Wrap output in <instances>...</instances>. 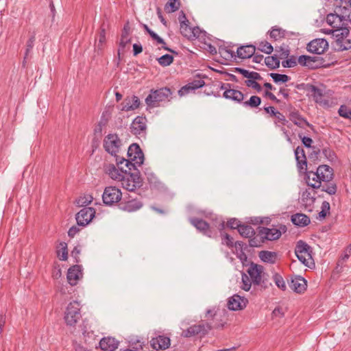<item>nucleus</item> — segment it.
<instances>
[{
  "label": "nucleus",
  "mask_w": 351,
  "mask_h": 351,
  "mask_svg": "<svg viewBox=\"0 0 351 351\" xmlns=\"http://www.w3.org/2000/svg\"><path fill=\"white\" fill-rule=\"evenodd\" d=\"M241 289L248 291L252 285L258 286L261 290H265L271 286V283L265 278L264 267L261 265L252 262L247 269V274L242 273Z\"/></svg>",
  "instance_id": "nucleus-1"
},
{
  "label": "nucleus",
  "mask_w": 351,
  "mask_h": 351,
  "mask_svg": "<svg viewBox=\"0 0 351 351\" xmlns=\"http://www.w3.org/2000/svg\"><path fill=\"white\" fill-rule=\"evenodd\" d=\"M333 178V169L327 165H319L315 171H306L304 176L307 185L315 189L321 187L322 182H330Z\"/></svg>",
  "instance_id": "nucleus-2"
},
{
  "label": "nucleus",
  "mask_w": 351,
  "mask_h": 351,
  "mask_svg": "<svg viewBox=\"0 0 351 351\" xmlns=\"http://www.w3.org/2000/svg\"><path fill=\"white\" fill-rule=\"evenodd\" d=\"M128 159L123 157H117V165L125 163V167L129 170H136V166H141L144 162V154L137 143H132L128 149Z\"/></svg>",
  "instance_id": "nucleus-3"
},
{
  "label": "nucleus",
  "mask_w": 351,
  "mask_h": 351,
  "mask_svg": "<svg viewBox=\"0 0 351 351\" xmlns=\"http://www.w3.org/2000/svg\"><path fill=\"white\" fill-rule=\"evenodd\" d=\"M332 33L333 42L332 45L337 51H343L351 49V37L348 27L330 30Z\"/></svg>",
  "instance_id": "nucleus-4"
},
{
  "label": "nucleus",
  "mask_w": 351,
  "mask_h": 351,
  "mask_svg": "<svg viewBox=\"0 0 351 351\" xmlns=\"http://www.w3.org/2000/svg\"><path fill=\"white\" fill-rule=\"evenodd\" d=\"M120 169L124 173L120 181L123 189L129 191H134L142 186L143 180L138 169L130 171L128 169H123V167H120Z\"/></svg>",
  "instance_id": "nucleus-5"
},
{
  "label": "nucleus",
  "mask_w": 351,
  "mask_h": 351,
  "mask_svg": "<svg viewBox=\"0 0 351 351\" xmlns=\"http://www.w3.org/2000/svg\"><path fill=\"white\" fill-rule=\"evenodd\" d=\"M312 248L305 241L300 240L297 242L295 254L298 259L305 266L311 268L315 265L312 257Z\"/></svg>",
  "instance_id": "nucleus-6"
},
{
  "label": "nucleus",
  "mask_w": 351,
  "mask_h": 351,
  "mask_svg": "<svg viewBox=\"0 0 351 351\" xmlns=\"http://www.w3.org/2000/svg\"><path fill=\"white\" fill-rule=\"evenodd\" d=\"M172 94L171 90L168 87L152 89L150 94L145 98V103L149 107H156L160 101H170Z\"/></svg>",
  "instance_id": "nucleus-7"
},
{
  "label": "nucleus",
  "mask_w": 351,
  "mask_h": 351,
  "mask_svg": "<svg viewBox=\"0 0 351 351\" xmlns=\"http://www.w3.org/2000/svg\"><path fill=\"white\" fill-rule=\"evenodd\" d=\"M81 307L77 301L71 302L66 306L64 319L66 324L70 326H74L81 319Z\"/></svg>",
  "instance_id": "nucleus-8"
},
{
  "label": "nucleus",
  "mask_w": 351,
  "mask_h": 351,
  "mask_svg": "<svg viewBox=\"0 0 351 351\" xmlns=\"http://www.w3.org/2000/svg\"><path fill=\"white\" fill-rule=\"evenodd\" d=\"M121 145V141L117 134H109L104 139L105 151L114 156L116 160L119 156L117 154L119 152Z\"/></svg>",
  "instance_id": "nucleus-9"
},
{
  "label": "nucleus",
  "mask_w": 351,
  "mask_h": 351,
  "mask_svg": "<svg viewBox=\"0 0 351 351\" xmlns=\"http://www.w3.org/2000/svg\"><path fill=\"white\" fill-rule=\"evenodd\" d=\"M206 317L208 320L211 319L212 322H207L206 324H210L212 329H223L226 324V316L225 313L219 315L217 314L215 309H208L206 313Z\"/></svg>",
  "instance_id": "nucleus-10"
},
{
  "label": "nucleus",
  "mask_w": 351,
  "mask_h": 351,
  "mask_svg": "<svg viewBox=\"0 0 351 351\" xmlns=\"http://www.w3.org/2000/svg\"><path fill=\"white\" fill-rule=\"evenodd\" d=\"M122 193L115 186H107L102 195V199L106 205H112L121 199Z\"/></svg>",
  "instance_id": "nucleus-11"
},
{
  "label": "nucleus",
  "mask_w": 351,
  "mask_h": 351,
  "mask_svg": "<svg viewBox=\"0 0 351 351\" xmlns=\"http://www.w3.org/2000/svg\"><path fill=\"white\" fill-rule=\"evenodd\" d=\"M211 326L210 324L203 322L197 325H193L187 329L184 330L182 332V336L184 337H192L195 335L204 336L206 335L210 330Z\"/></svg>",
  "instance_id": "nucleus-12"
},
{
  "label": "nucleus",
  "mask_w": 351,
  "mask_h": 351,
  "mask_svg": "<svg viewBox=\"0 0 351 351\" xmlns=\"http://www.w3.org/2000/svg\"><path fill=\"white\" fill-rule=\"evenodd\" d=\"M282 231H286L285 226H282L280 229L269 228L263 226L258 227V234L262 236V238H263L265 241H274L278 239L282 234Z\"/></svg>",
  "instance_id": "nucleus-13"
},
{
  "label": "nucleus",
  "mask_w": 351,
  "mask_h": 351,
  "mask_svg": "<svg viewBox=\"0 0 351 351\" xmlns=\"http://www.w3.org/2000/svg\"><path fill=\"white\" fill-rule=\"evenodd\" d=\"M95 215V210L92 207H84L75 215L77 223L80 226L88 225Z\"/></svg>",
  "instance_id": "nucleus-14"
},
{
  "label": "nucleus",
  "mask_w": 351,
  "mask_h": 351,
  "mask_svg": "<svg viewBox=\"0 0 351 351\" xmlns=\"http://www.w3.org/2000/svg\"><path fill=\"white\" fill-rule=\"evenodd\" d=\"M328 49V43L324 38H315L309 42L306 49L308 52L317 55L323 54Z\"/></svg>",
  "instance_id": "nucleus-15"
},
{
  "label": "nucleus",
  "mask_w": 351,
  "mask_h": 351,
  "mask_svg": "<svg viewBox=\"0 0 351 351\" xmlns=\"http://www.w3.org/2000/svg\"><path fill=\"white\" fill-rule=\"evenodd\" d=\"M190 223L204 235L213 238L215 237L213 229L210 228L209 223L202 219L197 217H191L189 219Z\"/></svg>",
  "instance_id": "nucleus-16"
},
{
  "label": "nucleus",
  "mask_w": 351,
  "mask_h": 351,
  "mask_svg": "<svg viewBox=\"0 0 351 351\" xmlns=\"http://www.w3.org/2000/svg\"><path fill=\"white\" fill-rule=\"evenodd\" d=\"M289 287L292 291L298 293H302L306 289L307 282L300 276H293L288 281Z\"/></svg>",
  "instance_id": "nucleus-17"
},
{
  "label": "nucleus",
  "mask_w": 351,
  "mask_h": 351,
  "mask_svg": "<svg viewBox=\"0 0 351 351\" xmlns=\"http://www.w3.org/2000/svg\"><path fill=\"white\" fill-rule=\"evenodd\" d=\"M248 303V300L244 297L238 294H234L228 299V308L231 311H238L245 308Z\"/></svg>",
  "instance_id": "nucleus-18"
},
{
  "label": "nucleus",
  "mask_w": 351,
  "mask_h": 351,
  "mask_svg": "<svg viewBox=\"0 0 351 351\" xmlns=\"http://www.w3.org/2000/svg\"><path fill=\"white\" fill-rule=\"evenodd\" d=\"M147 119L145 117L138 116L131 124V132L134 135L145 134L147 129Z\"/></svg>",
  "instance_id": "nucleus-19"
},
{
  "label": "nucleus",
  "mask_w": 351,
  "mask_h": 351,
  "mask_svg": "<svg viewBox=\"0 0 351 351\" xmlns=\"http://www.w3.org/2000/svg\"><path fill=\"white\" fill-rule=\"evenodd\" d=\"M294 154L298 171L306 174L309 170L307 169V160L304 149L298 146L295 149Z\"/></svg>",
  "instance_id": "nucleus-20"
},
{
  "label": "nucleus",
  "mask_w": 351,
  "mask_h": 351,
  "mask_svg": "<svg viewBox=\"0 0 351 351\" xmlns=\"http://www.w3.org/2000/svg\"><path fill=\"white\" fill-rule=\"evenodd\" d=\"M316 198L311 194V192L306 189L302 193L300 197V204L304 209L308 212L313 211Z\"/></svg>",
  "instance_id": "nucleus-21"
},
{
  "label": "nucleus",
  "mask_w": 351,
  "mask_h": 351,
  "mask_svg": "<svg viewBox=\"0 0 351 351\" xmlns=\"http://www.w3.org/2000/svg\"><path fill=\"white\" fill-rule=\"evenodd\" d=\"M82 266L75 265L71 267L68 269L66 278L68 282L71 286H75L77 284L78 280L82 277Z\"/></svg>",
  "instance_id": "nucleus-22"
},
{
  "label": "nucleus",
  "mask_w": 351,
  "mask_h": 351,
  "mask_svg": "<svg viewBox=\"0 0 351 351\" xmlns=\"http://www.w3.org/2000/svg\"><path fill=\"white\" fill-rule=\"evenodd\" d=\"M150 344L151 346L156 350H165L170 346L171 340L169 337L165 335H158L151 339Z\"/></svg>",
  "instance_id": "nucleus-23"
},
{
  "label": "nucleus",
  "mask_w": 351,
  "mask_h": 351,
  "mask_svg": "<svg viewBox=\"0 0 351 351\" xmlns=\"http://www.w3.org/2000/svg\"><path fill=\"white\" fill-rule=\"evenodd\" d=\"M142 206L143 203L134 198L128 199L127 201L124 199L119 204V207L121 210L129 213L136 211L139 210Z\"/></svg>",
  "instance_id": "nucleus-24"
},
{
  "label": "nucleus",
  "mask_w": 351,
  "mask_h": 351,
  "mask_svg": "<svg viewBox=\"0 0 351 351\" xmlns=\"http://www.w3.org/2000/svg\"><path fill=\"white\" fill-rule=\"evenodd\" d=\"M205 85L204 80L201 79L194 80L192 82L188 83L185 86H182L178 90V95L180 97L184 96L188 94L190 91L195 90L199 88L203 87Z\"/></svg>",
  "instance_id": "nucleus-25"
},
{
  "label": "nucleus",
  "mask_w": 351,
  "mask_h": 351,
  "mask_svg": "<svg viewBox=\"0 0 351 351\" xmlns=\"http://www.w3.org/2000/svg\"><path fill=\"white\" fill-rule=\"evenodd\" d=\"M119 342L114 337H103L99 341V347L103 351H114L118 348Z\"/></svg>",
  "instance_id": "nucleus-26"
},
{
  "label": "nucleus",
  "mask_w": 351,
  "mask_h": 351,
  "mask_svg": "<svg viewBox=\"0 0 351 351\" xmlns=\"http://www.w3.org/2000/svg\"><path fill=\"white\" fill-rule=\"evenodd\" d=\"M140 104V100L137 96L127 97L121 104V110L128 112L136 110L139 107Z\"/></svg>",
  "instance_id": "nucleus-27"
},
{
  "label": "nucleus",
  "mask_w": 351,
  "mask_h": 351,
  "mask_svg": "<svg viewBox=\"0 0 351 351\" xmlns=\"http://www.w3.org/2000/svg\"><path fill=\"white\" fill-rule=\"evenodd\" d=\"M143 27L145 29V31L150 36V37L156 40L158 44L162 45V48L165 50L169 51L173 54L178 55V53L175 50L168 47L166 46V43L163 38L160 37L156 33H155L153 30H152L146 24L143 25Z\"/></svg>",
  "instance_id": "nucleus-28"
},
{
  "label": "nucleus",
  "mask_w": 351,
  "mask_h": 351,
  "mask_svg": "<svg viewBox=\"0 0 351 351\" xmlns=\"http://www.w3.org/2000/svg\"><path fill=\"white\" fill-rule=\"evenodd\" d=\"M344 21L345 18L343 16L339 15L336 13H330L326 16L327 23L333 28H335V29L344 28L345 27H343Z\"/></svg>",
  "instance_id": "nucleus-29"
},
{
  "label": "nucleus",
  "mask_w": 351,
  "mask_h": 351,
  "mask_svg": "<svg viewBox=\"0 0 351 351\" xmlns=\"http://www.w3.org/2000/svg\"><path fill=\"white\" fill-rule=\"evenodd\" d=\"M256 51V47L253 45H243L238 47L237 55L239 58L247 59L251 58Z\"/></svg>",
  "instance_id": "nucleus-30"
},
{
  "label": "nucleus",
  "mask_w": 351,
  "mask_h": 351,
  "mask_svg": "<svg viewBox=\"0 0 351 351\" xmlns=\"http://www.w3.org/2000/svg\"><path fill=\"white\" fill-rule=\"evenodd\" d=\"M223 97L232 100L237 104H241L244 100V94L239 90H226L223 93Z\"/></svg>",
  "instance_id": "nucleus-31"
},
{
  "label": "nucleus",
  "mask_w": 351,
  "mask_h": 351,
  "mask_svg": "<svg viewBox=\"0 0 351 351\" xmlns=\"http://www.w3.org/2000/svg\"><path fill=\"white\" fill-rule=\"evenodd\" d=\"M117 167L118 168L113 164H109L106 167V172L112 179L121 181V178L124 176V173L120 169V167H123L121 165Z\"/></svg>",
  "instance_id": "nucleus-32"
},
{
  "label": "nucleus",
  "mask_w": 351,
  "mask_h": 351,
  "mask_svg": "<svg viewBox=\"0 0 351 351\" xmlns=\"http://www.w3.org/2000/svg\"><path fill=\"white\" fill-rule=\"evenodd\" d=\"M269 38L271 40L277 41L282 38H286L289 35V33L278 26H274L271 30L269 31Z\"/></svg>",
  "instance_id": "nucleus-33"
},
{
  "label": "nucleus",
  "mask_w": 351,
  "mask_h": 351,
  "mask_svg": "<svg viewBox=\"0 0 351 351\" xmlns=\"http://www.w3.org/2000/svg\"><path fill=\"white\" fill-rule=\"evenodd\" d=\"M291 220L294 225L300 227L306 226L311 222L310 218L302 213H296L293 215Z\"/></svg>",
  "instance_id": "nucleus-34"
},
{
  "label": "nucleus",
  "mask_w": 351,
  "mask_h": 351,
  "mask_svg": "<svg viewBox=\"0 0 351 351\" xmlns=\"http://www.w3.org/2000/svg\"><path fill=\"white\" fill-rule=\"evenodd\" d=\"M258 256L263 262L274 264L277 261L278 253L276 252L263 250L259 252Z\"/></svg>",
  "instance_id": "nucleus-35"
},
{
  "label": "nucleus",
  "mask_w": 351,
  "mask_h": 351,
  "mask_svg": "<svg viewBox=\"0 0 351 351\" xmlns=\"http://www.w3.org/2000/svg\"><path fill=\"white\" fill-rule=\"evenodd\" d=\"M130 31V27L129 25V22H127L122 29L121 40L119 43V49L123 50L126 47L127 44L131 42V39L129 38Z\"/></svg>",
  "instance_id": "nucleus-36"
},
{
  "label": "nucleus",
  "mask_w": 351,
  "mask_h": 351,
  "mask_svg": "<svg viewBox=\"0 0 351 351\" xmlns=\"http://www.w3.org/2000/svg\"><path fill=\"white\" fill-rule=\"evenodd\" d=\"M290 120L300 128H304V125L313 127L306 119L302 117L298 112H293L290 114Z\"/></svg>",
  "instance_id": "nucleus-37"
},
{
  "label": "nucleus",
  "mask_w": 351,
  "mask_h": 351,
  "mask_svg": "<svg viewBox=\"0 0 351 351\" xmlns=\"http://www.w3.org/2000/svg\"><path fill=\"white\" fill-rule=\"evenodd\" d=\"M308 91L316 103L322 104L324 96L322 90L314 85H308Z\"/></svg>",
  "instance_id": "nucleus-38"
},
{
  "label": "nucleus",
  "mask_w": 351,
  "mask_h": 351,
  "mask_svg": "<svg viewBox=\"0 0 351 351\" xmlns=\"http://www.w3.org/2000/svg\"><path fill=\"white\" fill-rule=\"evenodd\" d=\"M311 59L312 61L309 60L310 64L308 63V68L310 69H315L326 66V64H325V60L322 57L311 56Z\"/></svg>",
  "instance_id": "nucleus-39"
},
{
  "label": "nucleus",
  "mask_w": 351,
  "mask_h": 351,
  "mask_svg": "<svg viewBox=\"0 0 351 351\" xmlns=\"http://www.w3.org/2000/svg\"><path fill=\"white\" fill-rule=\"evenodd\" d=\"M238 232L242 237L246 238H251L255 235L254 230L249 225L241 224V226H239Z\"/></svg>",
  "instance_id": "nucleus-40"
},
{
  "label": "nucleus",
  "mask_w": 351,
  "mask_h": 351,
  "mask_svg": "<svg viewBox=\"0 0 351 351\" xmlns=\"http://www.w3.org/2000/svg\"><path fill=\"white\" fill-rule=\"evenodd\" d=\"M219 53L223 58L229 60L236 57L235 52L231 50L228 47L220 46L219 47Z\"/></svg>",
  "instance_id": "nucleus-41"
},
{
  "label": "nucleus",
  "mask_w": 351,
  "mask_h": 351,
  "mask_svg": "<svg viewBox=\"0 0 351 351\" xmlns=\"http://www.w3.org/2000/svg\"><path fill=\"white\" fill-rule=\"evenodd\" d=\"M265 64L271 69H276L280 66V60L276 55L267 56L265 58Z\"/></svg>",
  "instance_id": "nucleus-42"
},
{
  "label": "nucleus",
  "mask_w": 351,
  "mask_h": 351,
  "mask_svg": "<svg viewBox=\"0 0 351 351\" xmlns=\"http://www.w3.org/2000/svg\"><path fill=\"white\" fill-rule=\"evenodd\" d=\"M261 104V98L256 95H253L250 97V98L245 101H243L241 104L245 108H257Z\"/></svg>",
  "instance_id": "nucleus-43"
},
{
  "label": "nucleus",
  "mask_w": 351,
  "mask_h": 351,
  "mask_svg": "<svg viewBox=\"0 0 351 351\" xmlns=\"http://www.w3.org/2000/svg\"><path fill=\"white\" fill-rule=\"evenodd\" d=\"M60 249L57 250V256L61 261H66L68 258L67 244L65 242L60 243Z\"/></svg>",
  "instance_id": "nucleus-44"
},
{
  "label": "nucleus",
  "mask_w": 351,
  "mask_h": 351,
  "mask_svg": "<svg viewBox=\"0 0 351 351\" xmlns=\"http://www.w3.org/2000/svg\"><path fill=\"white\" fill-rule=\"evenodd\" d=\"M269 76L272 78L274 82L276 84L286 83L290 80V77L285 74L271 73H269Z\"/></svg>",
  "instance_id": "nucleus-45"
},
{
  "label": "nucleus",
  "mask_w": 351,
  "mask_h": 351,
  "mask_svg": "<svg viewBox=\"0 0 351 351\" xmlns=\"http://www.w3.org/2000/svg\"><path fill=\"white\" fill-rule=\"evenodd\" d=\"M272 278L278 288H279L282 291H285L287 289L285 281L284 280L282 276L280 274H279L278 273H274Z\"/></svg>",
  "instance_id": "nucleus-46"
},
{
  "label": "nucleus",
  "mask_w": 351,
  "mask_h": 351,
  "mask_svg": "<svg viewBox=\"0 0 351 351\" xmlns=\"http://www.w3.org/2000/svg\"><path fill=\"white\" fill-rule=\"evenodd\" d=\"M258 49L266 54H271L274 51V47L269 42L263 40L258 43Z\"/></svg>",
  "instance_id": "nucleus-47"
},
{
  "label": "nucleus",
  "mask_w": 351,
  "mask_h": 351,
  "mask_svg": "<svg viewBox=\"0 0 351 351\" xmlns=\"http://www.w3.org/2000/svg\"><path fill=\"white\" fill-rule=\"evenodd\" d=\"M249 245L253 247H258L262 245V244L265 241L262 236H260L258 234L257 236H253L251 238H249Z\"/></svg>",
  "instance_id": "nucleus-48"
},
{
  "label": "nucleus",
  "mask_w": 351,
  "mask_h": 351,
  "mask_svg": "<svg viewBox=\"0 0 351 351\" xmlns=\"http://www.w3.org/2000/svg\"><path fill=\"white\" fill-rule=\"evenodd\" d=\"M93 200V197L90 195H84L83 197H80L79 199H77L75 201V203L78 207L84 206V207H86L87 205L90 204Z\"/></svg>",
  "instance_id": "nucleus-49"
},
{
  "label": "nucleus",
  "mask_w": 351,
  "mask_h": 351,
  "mask_svg": "<svg viewBox=\"0 0 351 351\" xmlns=\"http://www.w3.org/2000/svg\"><path fill=\"white\" fill-rule=\"evenodd\" d=\"M189 23H186V25H180V30L181 34L188 38L189 40H193V34H191V28L189 25Z\"/></svg>",
  "instance_id": "nucleus-50"
},
{
  "label": "nucleus",
  "mask_w": 351,
  "mask_h": 351,
  "mask_svg": "<svg viewBox=\"0 0 351 351\" xmlns=\"http://www.w3.org/2000/svg\"><path fill=\"white\" fill-rule=\"evenodd\" d=\"M160 65L162 66H167L170 65L173 61V57L169 54H165L157 59Z\"/></svg>",
  "instance_id": "nucleus-51"
},
{
  "label": "nucleus",
  "mask_w": 351,
  "mask_h": 351,
  "mask_svg": "<svg viewBox=\"0 0 351 351\" xmlns=\"http://www.w3.org/2000/svg\"><path fill=\"white\" fill-rule=\"evenodd\" d=\"M105 42H106V30H105V28L101 27L100 29V32H99L98 43L95 45V48L98 51H101L103 49V45Z\"/></svg>",
  "instance_id": "nucleus-52"
},
{
  "label": "nucleus",
  "mask_w": 351,
  "mask_h": 351,
  "mask_svg": "<svg viewBox=\"0 0 351 351\" xmlns=\"http://www.w3.org/2000/svg\"><path fill=\"white\" fill-rule=\"evenodd\" d=\"M322 152L325 158L330 162H335L337 158L335 152L329 147L324 148Z\"/></svg>",
  "instance_id": "nucleus-53"
},
{
  "label": "nucleus",
  "mask_w": 351,
  "mask_h": 351,
  "mask_svg": "<svg viewBox=\"0 0 351 351\" xmlns=\"http://www.w3.org/2000/svg\"><path fill=\"white\" fill-rule=\"evenodd\" d=\"M180 5V0H169V1L165 5V9H167L169 7L171 10L167 12L169 13H171L177 11L179 9Z\"/></svg>",
  "instance_id": "nucleus-54"
},
{
  "label": "nucleus",
  "mask_w": 351,
  "mask_h": 351,
  "mask_svg": "<svg viewBox=\"0 0 351 351\" xmlns=\"http://www.w3.org/2000/svg\"><path fill=\"white\" fill-rule=\"evenodd\" d=\"M338 113L340 117L351 119V108L345 105H341L339 108Z\"/></svg>",
  "instance_id": "nucleus-55"
},
{
  "label": "nucleus",
  "mask_w": 351,
  "mask_h": 351,
  "mask_svg": "<svg viewBox=\"0 0 351 351\" xmlns=\"http://www.w3.org/2000/svg\"><path fill=\"white\" fill-rule=\"evenodd\" d=\"M321 211L319 213V217L320 219H324L326 217L328 214H329L330 206L328 202L324 201L322 204Z\"/></svg>",
  "instance_id": "nucleus-56"
},
{
  "label": "nucleus",
  "mask_w": 351,
  "mask_h": 351,
  "mask_svg": "<svg viewBox=\"0 0 351 351\" xmlns=\"http://www.w3.org/2000/svg\"><path fill=\"white\" fill-rule=\"evenodd\" d=\"M215 86H217V83H216L215 84H207L206 88L204 90L205 94L207 95H213L215 97H220L221 94L219 93V90L218 89H217V90L215 91L213 89V87H215Z\"/></svg>",
  "instance_id": "nucleus-57"
},
{
  "label": "nucleus",
  "mask_w": 351,
  "mask_h": 351,
  "mask_svg": "<svg viewBox=\"0 0 351 351\" xmlns=\"http://www.w3.org/2000/svg\"><path fill=\"white\" fill-rule=\"evenodd\" d=\"M322 191L327 193L329 195H335L337 191V186L335 183L330 182L326 186H323Z\"/></svg>",
  "instance_id": "nucleus-58"
},
{
  "label": "nucleus",
  "mask_w": 351,
  "mask_h": 351,
  "mask_svg": "<svg viewBox=\"0 0 351 351\" xmlns=\"http://www.w3.org/2000/svg\"><path fill=\"white\" fill-rule=\"evenodd\" d=\"M282 65L284 68H293L297 65V60L295 56H291L287 58V60L282 62Z\"/></svg>",
  "instance_id": "nucleus-59"
},
{
  "label": "nucleus",
  "mask_w": 351,
  "mask_h": 351,
  "mask_svg": "<svg viewBox=\"0 0 351 351\" xmlns=\"http://www.w3.org/2000/svg\"><path fill=\"white\" fill-rule=\"evenodd\" d=\"M144 173L147 176V181L150 184H156L158 182L157 177L153 172L150 171L149 169H146Z\"/></svg>",
  "instance_id": "nucleus-60"
},
{
  "label": "nucleus",
  "mask_w": 351,
  "mask_h": 351,
  "mask_svg": "<svg viewBox=\"0 0 351 351\" xmlns=\"http://www.w3.org/2000/svg\"><path fill=\"white\" fill-rule=\"evenodd\" d=\"M245 84L247 87H251L258 93L262 90L261 86L256 81L247 80L245 81Z\"/></svg>",
  "instance_id": "nucleus-61"
},
{
  "label": "nucleus",
  "mask_w": 351,
  "mask_h": 351,
  "mask_svg": "<svg viewBox=\"0 0 351 351\" xmlns=\"http://www.w3.org/2000/svg\"><path fill=\"white\" fill-rule=\"evenodd\" d=\"M312 61L311 59V56H306V55H302L299 56L298 59V62L301 66H306L308 67V63H309L308 61Z\"/></svg>",
  "instance_id": "nucleus-62"
},
{
  "label": "nucleus",
  "mask_w": 351,
  "mask_h": 351,
  "mask_svg": "<svg viewBox=\"0 0 351 351\" xmlns=\"http://www.w3.org/2000/svg\"><path fill=\"white\" fill-rule=\"evenodd\" d=\"M226 226L231 229L239 230V226H241V223L238 219L232 218L228 221Z\"/></svg>",
  "instance_id": "nucleus-63"
},
{
  "label": "nucleus",
  "mask_w": 351,
  "mask_h": 351,
  "mask_svg": "<svg viewBox=\"0 0 351 351\" xmlns=\"http://www.w3.org/2000/svg\"><path fill=\"white\" fill-rule=\"evenodd\" d=\"M221 237L223 239V243L226 244L229 247H233V239L230 235L227 233H224Z\"/></svg>",
  "instance_id": "nucleus-64"
}]
</instances>
